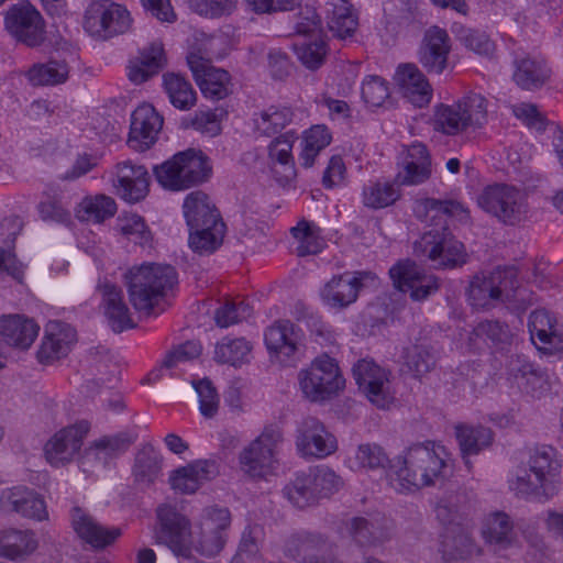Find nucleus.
<instances>
[{"label":"nucleus","mask_w":563,"mask_h":563,"mask_svg":"<svg viewBox=\"0 0 563 563\" xmlns=\"http://www.w3.org/2000/svg\"><path fill=\"white\" fill-rule=\"evenodd\" d=\"M561 467L553 446H536L529 450L526 461L509 472L508 487L519 498L547 501L556 494Z\"/></svg>","instance_id":"1"},{"label":"nucleus","mask_w":563,"mask_h":563,"mask_svg":"<svg viewBox=\"0 0 563 563\" xmlns=\"http://www.w3.org/2000/svg\"><path fill=\"white\" fill-rule=\"evenodd\" d=\"M445 456V449L430 441L410 445L397 456L391 487L405 493L443 483L451 474Z\"/></svg>","instance_id":"2"},{"label":"nucleus","mask_w":563,"mask_h":563,"mask_svg":"<svg viewBox=\"0 0 563 563\" xmlns=\"http://www.w3.org/2000/svg\"><path fill=\"white\" fill-rule=\"evenodd\" d=\"M216 38L196 37L186 60L203 97L219 101L233 92V82L228 70L211 65L213 58L221 59L228 55L227 48L216 49Z\"/></svg>","instance_id":"3"},{"label":"nucleus","mask_w":563,"mask_h":563,"mask_svg":"<svg viewBox=\"0 0 563 563\" xmlns=\"http://www.w3.org/2000/svg\"><path fill=\"white\" fill-rule=\"evenodd\" d=\"M125 279L131 305L150 316L177 284V272L170 265L150 263L132 267Z\"/></svg>","instance_id":"4"},{"label":"nucleus","mask_w":563,"mask_h":563,"mask_svg":"<svg viewBox=\"0 0 563 563\" xmlns=\"http://www.w3.org/2000/svg\"><path fill=\"white\" fill-rule=\"evenodd\" d=\"M157 183L165 189L181 191L207 181L211 175L208 157L195 148L176 153L153 168Z\"/></svg>","instance_id":"5"},{"label":"nucleus","mask_w":563,"mask_h":563,"mask_svg":"<svg viewBox=\"0 0 563 563\" xmlns=\"http://www.w3.org/2000/svg\"><path fill=\"white\" fill-rule=\"evenodd\" d=\"M82 29L89 35H124L133 32L129 8L113 0H89L82 14Z\"/></svg>","instance_id":"6"},{"label":"nucleus","mask_w":563,"mask_h":563,"mask_svg":"<svg viewBox=\"0 0 563 563\" xmlns=\"http://www.w3.org/2000/svg\"><path fill=\"white\" fill-rule=\"evenodd\" d=\"M413 253L427 257L438 269L461 267L467 262L464 244L451 233L446 221L442 227L424 232L415 242Z\"/></svg>","instance_id":"7"},{"label":"nucleus","mask_w":563,"mask_h":563,"mask_svg":"<svg viewBox=\"0 0 563 563\" xmlns=\"http://www.w3.org/2000/svg\"><path fill=\"white\" fill-rule=\"evenodd\" d=\"M519 282L514 267H497L488 276H475L467 290L468 301L476 308L517 300Z\"/></svg>","instance_id":"8"},{"label":"nucleus","mask_w":563,"mask_h":563,"mask_svg":"<svg viewBox=\"0 0 563 563\" xmlns=\"http://www.w3.org/2000/svg\"><path fill=\"white\" fill-rule=\"evenodd\" d=\"M299 386L311 401H323L336 395L345 385L334 358L327 354L316 357L308 368L298 374Z\"/></svg>","instance_id":"9"},{"label":"nucleus","mask_w":563,"mask_h":563,"mask_svg":"<svg viewBox=\"0 0 563 563\" xmlns=\"http://www.w3.org/2000/svg\"><path fill=\"white\" fill-rule=\"evenodd\" d=\"M477 202L484 211L508 225L519 223L527 212L523 194L505 184L487 186L478 196Z\"/></svg>","instance_id":"10"},{"label":"nucleus","mask_w":563,"mask_h":563,"mask_svg":"<svg viewBox=\"0 0 563 563\" xmlns=\"http://www.w3.org/2000/svg\"><path fill=\"white\" fill-rule=\"evenodd\" d=\"M283 441L279 427L271 424L240 454L242 468L253 477H262L273 468L277 448Z\"/></svg>","instance_id":"11"},{"label":"nucleus","mask_w":563,"mask_h":563,"mask_svg":"<svg viewBox=\"0 0 563 563\" xmlns=\"http://www.w3.org/2000/svg\"><path fill=\"white\" fill-rule=\"evenodd\" d=\"M156 516V541L167 545L176 555L189 558L191 555L189 520L169 505H161Z\"/></svg>","instance_id":"12"},{"label":"nucleus","mask_w":563,"mask_h":563,"mask_svg":"<svg viewBox=\"0 0 563 563\" xmlns=\"http://www.w3.org/2000/svg\"><path fill=\"white\" fill-rule=\"evenodd\" d=\"M231 523L228 508L207 507L203 509L200 532L190 540L191 551L208 558L218 555L227 542V530Z\"/></svg>","instance_id":"13"},{"label":"nucleus","mask_w":563,"mask_h":563,"mask_svg":"<svg viewBox=\"0 0 563 563\" xmlns=\"http://www.w3.org/2000/svg\"><path fill=\"white\" fill-rule=\"evenodd\" d=\"M389 276L397 289L409 292L410 298L422 301L435 294L440 288L438 277L428 274L422 267L410 260L399 261L390 267Z\"/></svg>","instance_id":"14"},{"label":"nucleus","mask_w":563,"mask_h":563,"mask_svg":"<svg viewBox=\"0 0 563 563\" xmlns=\"http://www.w3.org/2000/svg\"><path fill=\"white\" fill-rule=\"evenodd\" d=\"M376 275L372 272H345L333 276L320 290V297L327 306L344 309L354 303L367 282H374Z\"/></svg>","instance_id":"15"},{"label":"nucleus","mask_w":563,"mask_h":563,"mask_svg":"<svg viewBox=\"0 0 563 563\" xmlns=\"http://www.w3.org/2000/svg\"><path fill=\"white\" fill-rule=\"evenodd\" d=\"M264 342L272 358L284 365H291L297 360L301 345V331L290 320L280 319L266 328Z\"/></svg>","instance_id":"16"},{"label":"nucleus","mask_w":563,"mask_h":563,"mask_svg":"<svg viewBox=\"0 0 563 563\" xmlns=\"http://www.w3.org/2000/svg\"><path fill=\"white\" fill-rule=\"evenodd\" d=\"M90 424L81 420L56 432L45 444L44 453L47 462L59 467L70 462L80 451Z\"/></svg>","instance_id":"17"},{"label":"nucleus","mask_w":563,"mask_h":563,"mask_svg":"<svg viewBox=\"0 0 563 563\" xmlns=\"http://www.w3.org/2000/svg\"><path fill=\"white\" fill-rule=\"evenodd\" d=\"M296 446L302 456L322 459L335 452L338 443L321 421L307 417L297 428Z\"/></svg>","instance_id":"18"},{"label":"nucleus","mask_w":563,"mask_h":563,"mask_svg":"<svg viewBox=\"0 0 563 563\" xmlns=\"http://www.w3.org/2000/svg\"><path fill=\"white\" fill-rule=\"evenodd\" d=\"M70 523L80 540L95 550H103L113 544L122 534L119 527L101 525L88 510L74 506L69 512Z\"/></svg>","instance_id":"19"},{"label":"nucleus","mask_w":563,"mask_h":563,"mask_svg":"<svg viewBox=\"0 0 563 563\" xmlns=\"http://www.w3.org/2000/svg\"><path fill=\"white\" fill-rule=\"evenodd\" d=\"M358 388L378 408H385L391 400L388 377L385 369L373 361L361 360L352 368Z\"/></svg>","instance_id":"20"},{"label":"nucleus","mask_w":563,"mask_h":563,"mask_svg":"<svg viewBox=\"0 0 563 563\" xmlns=\"http://www.w3.org/2000/svg\"><path fill=\"white\" fill-rule=\"evenodd\" d=\"M163 126V118L153 106L144 103L131 114L128 145L137 152L148 150L157 140Z\"/></svg>","instance_id":"21"},{"label":"nucleus","mask_w":563,"mask_h":563,"mask_svg":"<svg viewBox=\"0 0 563 563\" xmlns=\"http://www.w3.org/2000/svg\"><path fill=\"white\" fill-rule=\"evenodd\" d=\"M117 194L125 201L135 203L144 199L148 194L150 175L142 165L131 162H122L117 166Z\"/></svg>","instance_id":"22"},{"label":"nucleus","mask_w":563,"mask_h":563,"mask_svg":"<svg viewBox=\"0 0 563 563\" xmlns=\"http://www.w3.org/2000/svg\"><path fill=\"white\" fill-rule=\"evenodd\" d=\"M75 341L76 330L70 324L62 321H49L36 354L38 362L48 364L66 356Z\"/></svg>","instance_id":"23"},{"label":"nucleus","mask_w":563,"mask_h":563,"mask_svg":"<svg viewBox=\"0 0 563 563\" xmlns=\"http://www.w3.org/2000/svg\"><path fill=\"white\" fill-rule=\"evenodd\" d=\"M167 66V55L164 44L156 40L139 51V56L130 60L128 77L135 84L141 85L157 75Z\"/></svg>","instance_id":"24"},{"label":"nucleus","mask_w":563,"mask_h":563,"mask_svg":"<svg viewBox=\"0 0 563 563\" xmlns=\"http://www.w3.org/2000/svg\"><path fill=\"white\" fill-rule=\"evenodd\" d=\"M0 505L3 510L16 512L23 517L43 520L47 517L43 498L24 486L8 488L1 493Z\"/></svg>","instance_id":"25"},{"label":"nucleus","mask_w":563,"mask_h":563,"mask_svg":"<svg viewBox=\"0 0 563 563\" xmlns=\"http://www.w3.org/2000/svg\"><path fill=\"white\" fill-rule=\"evenodd\" d=\"M38 332L40 325L34 319L24 314L0 317V335L10 346L27 350L37 338Z\"/></svg>","instance_id":"26"},{"label":"nucleus","mask_w":563,"mask_h":563,"mask_svg":"<svg viewBox=\"0 0 563 563\" xmlns=\"http://www.w3.org/2000/svg\"><path fill=\"white\" fill-rule=\"evenodd\" d=\"M98 289L102 295L104 316L109 327L117 333L134 328L135 323L132 320L129 307L123 300L122 290L109 282L99 284Z\"/></svg>","instance_id":"27"},{"label":"nucleus","mask_w":563,"mask_h":563,"mask_svg":"<svg viewBox=\"0 0 563 563\" xmlns=\"http://www.w3.org/2000/svg\"><path fill=\"white\" fill-rule=\"evenodd\" d=\"M4 26L12 35L42 33L45 21L41 12L30 1L12 4L4 14Z\"/></svg>","instance_id":"28"},{"label":"nucleus","mask_w":563,"mask_h":563,"mask_svg":"<svg viewBox=\"0 0 563 563\" xmlns=\"http://www.w3.org/2000/svg\"><path fill=\"white\" fill-rule=\"evenodd\" d=\"M395 78L404 97L413 106L421 108L430 102L431 86L415 64L399 65Z\"/></svg>","instance_id":"29"},{"label":"nucleus","mask_w":563,"mask_h":563,"mask_svg":"<svg viewBox=\"0 0 563 563\" xmlns=\"http://www.w3.org/2000/svg\"><path fill=\"white\" fill-rule=\"evenodd\" d=\"M482 536L493 552L499 554L516 543L517 534L510 517L496 511L486 517L482 526Z\"/></svg>","instance_id":"30"},{"label":"nucleus","mask_w":563,"mask_h":563,"mask_svg":"<svg viewBox=\"0 0 563 563\" xmlns=\"http://www.w3.org/2000/svg\"><path fill=\"white\" fill-rule=\"evenodd\" d=\"M512 79L521 89L536 90L550 79L551 69L542 58L516 53Z\"/></svg>","instance_id":"31"},{"label":"nucleus","mask_w":563,"mask_h":563,"mask_svg":"<svg viewBox=\"0 0 563 563\" xmlns=\"http://www.w3.org/2000/svg\"><path fill=\"white\" fill-rule=\"evenodd\" d=\"M183 209L189 230L224 223L217 208L201 190L190 192L185 198Z\"/></svg>","instance_id":"32"},{"label":"nucleus","mask_w":563,"mask_h":563,"mask_svg":"<svg viewBox=\"0 0 563 563\" xmlns=\"http://www.w3.org/2000/svg\"><path fill=\"white\" fill-rule=\"evenodd\" d=\"M137 433L131 430L121 431L113 435H104L96 440L91 446L86 450L85 457L93 459L103 466L125 453L130 446L137 440Z\"/></svg>","instance_id":"33"},{"label":"nucleus","mask_w":563,"mask_h":563,"mask_svg":"<svg viewBox=\"0 0 563 563\" xmlns=\"http://www.w3.org/2000/svg\"><path fill=\"white\" fill-rule=\"evenodd\" d=\"M346 528L353 540L361 547H371L383 543L391 536V522L386 518L366 519L352 518Z\"/></svg>","instance_id":"34"},{"label":"nucleus","mask_w":563,"mask_h":563,"mask_svg":"<svg viewBox=\"0 0 563 563\" xmlns=\"http://www.w3.org/2000/svg\"><path fill=\"white\" fill-rule=\"evenodd\" d=\"M441 537L440 551L446 562L467 560L479 553L472 537L462 526L446 527Z\"/></svg>","instance_id":"35"},{"label":"nucleus","mask_w":563,"mask_h":563,"mask_svg":"<svg viewBox=\"0 0 563 563\" xmlns=\"http://www.w3.org/2000/svg\"><path fill=\"white\" fill-rule=\"evenodd\" d=\"M38 547L35 533L31 530H0V556L11 560H25Z\"/></svg>","instance_id":"36"},{"label":"nucleus","mask_w":563,"mask_h":563,"mask_svg":"<svg viewBox=\"0 0 563 563\" xmlns=\"http://www.w3.org/2000/svg\"><path fill=\"white\" fill-rule=\"evenodd\" d=\"M528 327L533 341L539 340L544 347L563 349V331L558 328L556 319L548 310L538 309L532 311Z\"/></svg>","instance_id":"37"},{"label":"nucleus","mask_w":563,"mask_h":563,"mask_svg":"<svg viewBox=\"0 0 563 563\" xmlns=\"http://www.w3.org/2000/svg\"><path fill=\"white\" fill-rule=\"evenodd\" d=\"M450 51V37H423L418 60L427 73L440 75L448 66Z\"/></svg>","instance_id":"38"},{"label":"nucleus","mask_w":563,"mask_h":563,"mask_svg":"<svg viewBox=\"0 0 563 563\" xmlns=\"http://www.w3.org/2000/svg\"><path fill=\"white\" fill-rule=\"evenodd\" d=\"M163 457L151 444L143 445L134 456L132 476L143 487L153 485L162 474Z\"/></svg>","instance_id":"39"},{"label":"nucleus","mask_w":563,"mask_h":563,"mask_svg":"<svg viewBox=\"0 0 563 563\" xmlns=\"http://www.w3.org/2000/svg\"><path fill=\"white\" fill-rule=\"evenodd\" d=\"M162 87L169 102L178 110L188 111L197 103V92L190 81L180 74L167 71L162 77Z\"/></svg>","instance_id":"40"},{"label":"nucleus","mask_w":563,"mask_h":563,"mask_svg":"<svg viewBox=\"0 0 563 563\" xmlns=\"http://www.w3.org/2000/svg\"><path fill=\"white\" fill-rule=\"evenodd\" d=\"M329 547L328 540L320 533L305 531L290 538L287 543V552L291 558L306 563L319 559L317 554L327 552Z\"/></svg>","instance_id":"41"},{"label":"nucleus","mask_w":563,"mask_h":563,"mask_svg":"<svg viewBox=\"0 0 563 563\" xmlns=\"http://www.w3.org/2000/svg\"><path fill=\"white\" fill-rule=\"evenodd\" d=\"M327 30L334 35H351L358 25L357 16L346 0H331L327 3Z\"/></svg>","instance_id":"42"},{"label":"nucleus","mask_w":563,"mask_h":563,"mask_svg":"<svg viewBox=\"0 0 563 563\" xmlns=\"http://www.w3.org/2000/svg\"><path fill=\"white\" fill-rule=\"evenodd\" d=\"M455 435L464 459L478 454L494 441L493 431L483 426L459 424L455 427Z\"/></svg>","instance_id":"43"},{"label":"nucleus","mask_w":563,"mask_h":563,"mask_svg":"<svg viewBox=\"0 0 563 563\" xmlns=\"http://www.w3.org/2000/svg\"><path fill=\"white\" fill-rule=\"evenodd\" d=\"M294 119L289 107L271 106L254 114L255 131L263 136H273L280 133Z\"/></svg>","instance_id":"44"},{"label":"nucleus","mask_w":563,"mask_h":563,"mask_svg":"<svg viewBox=\"0 0 563 563\" xmlns=\"http://www.w3.org/2000/svg\"><path fill=\"white\" fill-rule=\"evenodd\" d=\"M400 196V189L395 181L369 180L363 186L362 202L366 208L377 210L394 205Z\"/></svg>","instance_id":"45"},{"label":"nucleus","mask_w":563,"mask_h":563,"mask_svg":"<svg viewBox=\"0 0 563 563\" xmlns=\"http://www.w3.org/2000/svg\"><path fill=\"white\" fill-rule=\"evenodd\" d=\"M404 358L409 372L421 377L435 367L438 355L432 343L423 341L405 349Z\"/></svg>","instance_id":"46"},{"label":"nucleus","mask_w":563,"mask_h":563,"mask_svg":"<svg viewBox=\"0 0 563 563\" xmlns=\"http://www.w3.org/2000/svg\"><path fill=\"white\" fill-rule=\"evenodd\" d=\"M358 467L365 470H384L391 482L395 477L394 468L397 457L389 459L384 449L376 443L360 444L355 453Z\"/></svg>","instance_id":"47"},{"label":"nucleus","mask_w":563,"mask_h":563,"mask_svg":"<svg viewBox=\"0 0 563 563\" xmlns=\"http://www.w3.org/2000/svg\"><path fill=\"white\" fill-rule=\"evenodd\" d=\"M251 351L252 345L244 338L225 336L217 343L213 360L219 364L238 367L249 362Z\"/></svg>","instance_id":"48"},{"label":"nucleus","mask_w":563,"mask_h":563,"mask_svg":"<svg viewBox=\"0 0 563 563\" xmlns=\"http://www.w3.org/2000/svg\"><path fill=\"white\" fill-rule=\"evenodd\" d=\"M476 338L490 342L495 352L507 354L511 350L512 333L508 324L498 320H484L477 323L473 330Z\"/></svg>","instance_id":"49"},{"label":"nucleus","mask_w":563,"mask_h":563,"mask_svg":"<svg viewBox=\"0 0 563 563\" xmlns=\"http://www.w3.org/2000/svg\"><path fill=\"white\" fill-rule=\"evenodd\" d=\"M332 136L325 125H314L303 133L300 159L306 168L311 167L318 154L331 143Z\"/></svg>","instance_id":"50"},{"label":"nucleus","mask_w":563,"mask_h":563,"mask_svg":"<svg viewBox=\"0 0 563 563\" xmlns=\"http://www.w3.org/2000/svg\"><path fill=\"white\" fill-rule=\"evenodd\" d=\"M224 232V223L189 230V246L200 255L211 254L221 246Z\"/></svg>","instance_id":"51"},{"label":"nucleus","mask_w":563,"mask_h":563,"mask_svg":"<svg viewBox=\"0 0 563 563\" xmlns=\"http://www.w3.org/2000/svg\"><path fill=\"white\" fill-rule=\"evenodd\" d=\"M292 236L298 241L296 253L298 256H307L321 252L323 244L320 236V228L308 220H300L290 230Z\"/></svg>","instance_id":"52"},{"label":"nucleus","mask_w":563,"mask_h":563,"mask_svg":"<svg viewBox=\"0 0 563 563\" xmlns=\"http://www.w3.org/2000/svg\"><path fill=\"white\" fill-rule=\"evenodd\" d=\"M467 128H470L468 123L457 102L451 106L441 103L435 108L434 129L437 131L446 135H456Z\"/></svg>","instance_id":"53"},{"label":"nucleus","mask_w":563,"mask_h":563,"mask_svg":"<svg viewBox=\"0 0 563 563\" xmlns=\"http://www.w3.org/2000/svg\"><path fill=\"white\" fill-rule=\"evenodd\" d=\"M292 49L301 64L310 69H319L325 62L328 45L322 37H305L300 43H295Z\"/></svg>","instance_id":"54"},{"label":"nucleus","mask_w":563,"mask_h":563,"mask_svg":"<svg viewBox=\"0 0 563 563\" xmlns=\"http://www.w3.org/2000/svg\"><path fill=\"white\" fill-rule=\"evenodd\" d=\"M68 74L69 68L65 62L51 59L47 64L34 65L27 77L35 86H53L66 81Z\"/></svg>","instance_id":"55"},{"label":"nucleus","mask_w":563,"mask_h":563,"mask_svg":"<svg viewBox=\"0 0 563 563\" xmlns=\"http://www.w3.org/2000/svg\"><path fill=\"white\" fill-rule=\"evenodd\" d=\"M285 497L297 508L303 509L317 503L311 479L307 473H298L295 478L284 487Z\"/></svg>","instance_id":"56"},{"label":"nucleus","mask_w":563,"mask_h":563,"mask_svg":"<svg viewBox=\"0 0 563 563\" xmlns=\"http://www.w3.org/2000/svg\"><path fill=\"white\" fill-rule=\"evenodd\" d=\"M468 126L481 128L487 120V100L484 96L470 92L457 101Z\"/></svg>","instance_id":"57"},{"label":"nucleus","mask_w":563,"mask_h":563,"mask_svg":"<svg viewBox=\"0 0 563 563\" xmlns=\"http://www.w3.org/2000/svg\"><path fill=\"white\" fill-rule=\"evenodd\" d=\"M252 314V307L241 300L239 302L227 300L219 307L214 314L217 325L228 328L232 324L246 320Z\"/></svg>","instance_id":"58"},{"label":"nucleus","mask_w":563,"mask_h":563,"mask_svg":"<svg viewBox=\"0 0 563 563\" xmlns=\"http://www.w3.org/2000/svg\"><path fill=\"white\" fill-rule=\"evenodd\" d=\"M82 211L85 213L84 219L100 223L114 216L117 203L112 198L100 195L95 198L85 199Z\"/></svg>","instance_id":"59"},{"label":"nucleus","mask_w":563,"mask_h":563,"mask_svg":"<svg viewBox=\"0 0 563 563\" xmlns=\"http://www.w3.org/2000/svg\"><path fill=\"white\" fill-rule=\"evenodd\" d=\"M239 0H187L189 9L196 14L219 19L229 15L238 4Z\"/></svg>","instance_id":"60"},{"label":"nucleus","mask_w":563,"mask_h":563,"mask_svg":"<svg viewBox=\"0 0 563 563\" xmlns=\"http://www.w3.org/2000/svg\"><path fill=\"white\" fill-rule=\"evenodd\" d=\"M388 82L379 76H367L362 84V98L371 108L383 107L389 98Z\"/></svg>","instance_id":"61"},{"label":"nucleus","mask_w":563,"mask_h":563,"mask_svg":"<svg viewBox=\"0 0 563 563\" xmlns=\"http://www.w3.org/2000/svg\"><path fill=\"white\" fill-rule=\"evenodd\" d=\"M307 474L318 499L329 497L340 486V477L329 467L319 466L310 470Z\"/></svg>","instance_id":"62"},{"label":"nucleus","mask_w":563,"mask_h":563,"mask_svg":"<svg viewBox=\"0 0 563 563\" xmlns=\"http://www.w3.org/2000/svg\"><path fill=\"white\" fill-rule=\"evenodd\" d=\"M431 176V167L423 163L415 165L412 161L400 162L395 183L399 186H417L427 181Z\"/></svg>","instance_id":"63"},{"label":"nucleus","mask_w":563,"mask_h":563,"mask_svg":"<svg viewBox=\"0 0 563 563\" xmlns=\"http://www.w3.org/2000/svg\"><path fill=\"white\" fill-rule=\"evenodd\" d=\"M121 232L130 241L142 247L152 246V232L145 223L144 219L137 214H133L125 219L121 225Z\"/></svg>","instance_id":"64"}]
</instances>
